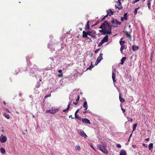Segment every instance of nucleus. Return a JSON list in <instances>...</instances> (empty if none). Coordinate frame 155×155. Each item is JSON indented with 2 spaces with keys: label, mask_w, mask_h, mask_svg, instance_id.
Here are the masks:
<instances>
[{
  "label": "nucleus",
  "mask_w": 155,
  "mask_h": 155,
  "mask_svg": "<svg viewBox=\"0 0 155 155\" xmlns=\"http://www.w3.org/2000/svg\"><path fill=\"white\" fill-rule=\"evenodd\" d=\"M101 29L99 31L102 33V35L105 34L111 35L112 34V27L110 25V23L107 20H105L102 23L99 28Z\"/></svg>",
  "instance_id": "1"
},
{
  "label": "nucleus",
  "mask_w": 155,
  "mask_h": 155,
  "mask_svg": "<svg viewBox=\"0 0 155 155\" xmlns=\"http://www.w3.org/2000/svg\"><path fill=\"white\" fill-rule=\"evenodd\" d=\"M37 70L39 71H41V69L38 68L37 66L35 64H34L33 68H30V75L32 77H35L36 78L37 77V74H36L35 72Z\"/></svg>",
  "instance_id": "2"
},
{
  "label": "nucleus",
  "mask_w": 155,
  "mask_h": 155,
  "mask_svg": "<svg viewBox=\"0 0 155 155\" xmlns=\"http://www.w3.org/2000/svg\"><path fill=\"white\" fill-rule=\"evenodd\" d=\"M78 132L81 137H84L85 139H87V137H88L87 134L85 133L84 131L82 130H78Z\"/></svg>",
  "instance_id": "3"
},
{
  "label": "nucleus",
  "mask_w": 155,
  "mask_h": 155,
  "mask_svg": "<svg viewBox=\"0 0 155 155\" xmlns=\"http://www.w3.org/2000/svg\"><path fill=\"white\" fill-rule=\"evenodd\" d=\"M117 5H115V8H118L119 10H120L122 8V6H121L122 4L120 0H118V1L117 2Z\"/></svg>",
  "instance_id": "4"
},
{
  "label": "nucleus",
  "mask_w": 155,
  "mask_h": 155,
  "mask_svg": "<svg viewBox=\"0 0 155 155\" xmlns=\"http://www.w3.org/2000/svg\"><path fill=\"white\" fill-rule=\"evenodd\" d=\"M58 109H50L49 110H47L46 111V113H48L49 112L51 114H54L58 112Z\"/></svg>",
  "instance_id": "5"
},
{
  "label": "nucleus",
  "mask_w": 155,
  "mask_h": 155,
  "mask_svg": "<svg viewBox=\"0 0 155 155\" xmlns=\"http://www.w3.org/2000/svg\"><path fill=\"white\" fill-rule=\"evenodd\" d=\"M7 140V138L6 136H4L2 137H0V141L2 143L5 142Z\"/></svg>",
  "instance_id": "6"
},
{
  "label": "nucleus",
  "mask_w": 155,
  "mask_h": 155,
  "mask_svg": "<svg viewBox=\"0 0 155 155\" xmlns=\"http://www.w3.org/2000/svg\"><path fill=\"white\" fill-rule=\"evenodd\" d=\"M82 121L83 123L85 124H91L90 120L86 118H82Z\"/></svg>",
  "instance_id": "7"
},
{
  "label": "nucleus",
  "mask_w": 155,
  "mask_h": 155,
  "mask_svg": "<svg viewBox=\"0 0 155 155\" xmlns=\"http://www.w3.org/2000/svg\"><path fill=\"white\" fill-rule=\"evenodd\" d=\"M108 35H106L101 40V41L104 43L105 42H107L108 40Z\"/></svg>",
  "instance_id": "8"
},
{
  "label": "nucleus",
  "mask_w": 155,
  "mask_h": 155,
  "mask_svg": "<svg viewBox=\"0 0 155 155\" xmlns=\"http://www.w3.org/2000/svg\"><path fill=\"white\" fill-rule=\"evenodd\" d=\"M115 22H117V25H120L121 24V22H119L117 21V20L116 19H115L114 18H113L111 21V22L112 24H114Z\"/></svg>",
  "instance_id": "9"
},
{
  "label": "nucleus",
  "mask_w": 155,
  "mask_h": 155,
  "mask_svg": "<svg viewBox=\"0 0 155 155\" xmlns=\"http://www.w3.org/2000/svg\"><path fill=\"white\" fill-rule=\"evenodd\" d=\"M103 55V54L102 53H100L99 56L98 57L97 60L98 61L100 62L101 60H102L103 58H102V56Z\"/></svg>",
  "instance_id": "10"
},
{
  "label": "nucleus",
  "mask_w": 155,
  "mask_h": 155,
  "mask_svg": "<svg viewBox=\"0 0 155 155\" xmlns=\"http://www.w3.org/2000/svg\"><path fill=\"white\" fill-rule=\"evenodd\" d=\"M115 73L113 71L112 72V78L113 80V81L114 83H115L116 82V81L115 79Z\"/></svg>",
  "instance_id": "11"
},
{
  "label": "nucleus",
  "mask_w": 155,
  "mask_h": 155,
  "mask_svg": "<svg viewBox=\"0 0 155 155\" xmlns=\"http://www.w3.org/2000/svg\"><path fill=\"white\" fill-rule=\"evenodd\" d=\"M89 21H87V23L86 25L85 28V30L86 31H87L90 29V25L89 24Z\"/></svg>",
  "instance_id": "12"
},
{
  "label": "nucleus",
  "mask_w": 155,
  "mask_h": 155,
  "mask_svg": "<svg viewBox=\"0 0 155 155\" xmlns=\"http://www.w3.org/2000/svg\"><path fill=\"white\" fill-rule=\"evenodd\" d=\"M119 98L120 101L121 103H123L124 102V100L123 98L121 97V93H119Z\"/></svg>",
  "instance_id": "13"
},
{
  "label": "nucleus",
  "mask_w": 155,
  "mask_h": 155,
  "mask_svg": "<svg viewBox=\"0 0 155 155\" xmlns=\"http://www.w3.org/2000/svg\"><path fill=\"white\" fill-rule=\"evenodd\" d=\"M126 152L124 150H121L120 152V155H126Z\"/></svg>",
  "instance_id": "14"
},
{
  "label": "nucleus",
  "mask_w": 155,
  "mask_h": 155,
  "mask_svg": "<svg viewBox=\"0 0 155 155\" xmlns=\"http://www.w3.org/2000/svg\"><path fill=\"white\" fill-rule=\"evenodd\" d=\"M101 151L106 155H107L108 153V151L106 149H105L104 147L103 149V150H101Z\"/></svg>",
  "instance_id": "15"
},
{
  "label": "nucleus",
  "mask_w": 155,
  "mask_h": 155,
  "mask_svg": "<svg viewBox=\"0 0 155 155\" xmlns=\"http://www.w3.org/2000/svg\"><path fill=\"white\" fill-rule=\"evenodd\" d=\"M87 35H88L87 32H85V31H84L83 32V37L89 38V37L87 36Z\"/></svg>",
  "instance_id": "16"
},
{
  "label": "nucleus",
  "mask_w": 155,
  "mask_h": 155,
  "mask_svg": "<svg viewBox=\"0 0 155 155\" xmlns=\"http://www.w3.org/2000/svg\"><path fill=\"white\" fill-rule=\"evenodd\" d=\"M83 106L84 108H85L84 109L85 110H86L88 108V106L87 101H85L84 102Z\"/></svg>",
  "instance_id": "17"
},
{
  "label": "nucleus",
  "mask_w": 155,
  "mask_h": 155,
  "mask_svg": "<svg viewBox=\"0 0 155 155\" xmlns=\"http://www.w3.org/2000/svg\"><path fill=\"white\" fill-rule=\"evenodd\" d=\"M132 50L133 51H136L139 49V46H135L133 45L132 47Z\"/></svg>",
  "instance_id": "18"
},
{
  "label": "nucleus",
  "mask_w": 155,
  "mask_h": 155,
  "mask_svg": "<svg viewBox=\"0 0 155 155\" xmlns=\"http://www.w3.org/2000/svg\"><path fill=\"white\" fill-rule=\"evenodd\" d=\"M152 0H148L147 5L148 7V8L149 9H151V1Z\"/></svg>",
  "instance_id": "19"
},
{
  "label": "nucleus",
  "mask_w": 155,
  "mask_h": 155,
  "mask_svg": "<svg viewBox=\"0 0 155 155\" xmlns=\"http://www.w3.org/2000/svg\"><path fill=\"white\" fill-rule=\"evenodd\" d=\"M97 147L101 150H103V149L104 148V146L101 144H98L97 145Z\"/></svg>",
  "instance_id": "20"
},
{
  "label": "nucleus",
  "mask_w": 155,
  "mask_h": 155,
  "mask_svg": "<svg viewBox=\"0 0 155 155\" xmlns=\"http://www.w3.org/2000/svg\"><path fill=\"white\" fill-rule=\"evenodd\" d=\"M124 32L125 33L126 35H127V36L128 37L129 39H131V36L130 34H129L128 32L127 31H124Z\"/></svg>",
  "instance_id": "21"
},
{
  "label": "nucleus",
  "mask_w": 155,
  "mask_h": 155,
  "mask_svg": "<svg viewBox=\"0 0 155 155\" xmlns=\"http://www.w3.org/2000/svg\"><path fill=\"white\" fill-rule=\"evenodd\" d=\"M123 39V38H122L120 39V44L121 46H123V45L125 43L124 41H122Z\"/></svg>",
  "instance_id": "22"
},
{
  "label": "nucleus",
  "mask_w": 155,
  "mask_h": 155,
  "mask_svg": "<svg viewBox=\"0 0 155 155\" xmlns=\"http://www.w3.org/2000/svg\"><path fill=\"white\" fill-rule=\"evenodd\" d=\"M127 48V46L125 47L124 45L121 46L120 48V51L122 54H123V50L124 49H126Z\"/></svg>",
  "instance_id": "23"
},
{
  "label": "nucleus",
  "mask_w": 155,
  "mask_h": 155,
  "mask_svg": "<svg viewBox=\"0 0 155 155\" xmlns=\"http://www.w3.org/2000/svg\"><path fill=\"white\" fill-rule=\"evenodd\" d=\"M153 147V144L152 143H150L148 146V148L150 150L152 149Z\"/></svg>",
  "instance_id": "24"
},
{
  "label": "nucleus",
  "mask_w": 155,
  "mask_h": 155,
  "mask_svg": "<svg viewBox=\"0 0 155 155\" xmlns=\"http://www.w3.org/2000/svg\"><path fill=\"white\" fill-rule=\"evenodd\" d=\"M3 115L7 119H10V116L8 114H7L6 113H4L3 114Z\"/></svg>",
  "instance_id": "25"
},
{
  "label": "nucleus",
  "mask_w": 155,
  "mask_h": 155,
  "mask_svg": "<svg viewBox=\"0 0 155 155\" xmlns=\"http://www.w3.org/2000/svg\"><path fill=\"white\" fill-rule=\"evenodd\" d=\"M126 59V58L125 57H123L121 59L120 64L121 65H123L124 63V61L125 60V59Z\"/></svg>",
  "instance_id": "26"
},
{
  "label": "nucleus",
  "mask_w": 155,
  "mask_h": 155,
  "mask_svg": "<svg viewBox=\"0 0 155 155\" xmlns=\"http://www.w3.org/2000/svg\"><path fill=\"white\" fill-rule=\"evenodd\" d=\"M0 151L1 153L2 154H4L5 152V150L3 148L1 147L0 149Z\"/></svg>",
  "instance_id": "27"
},
{
  "label": "nucleus",
  "mask_w": 155,
  "mask_h": 155,
  "mask_svg": "<svg viewBox=\"0 0 155 155\" xmlns=\"http://www.w3.org/2000/svg\"><path fill=\"white\" fill-rule=\"evenodd\" d=\"M53 45L51 41H50L48 44V47L49 48H51V47Z\"/></svg>",
  "instance_id": "28"
},
{
  "label": "nucleus",
  "mask_w": 155,
  "mask_h": 155,
  "mask_svg": "<svg viewBox=\"0 0 155 155\" xmlns=\"http://www.w3.org/2000/svg\"><path fill=\"white\" fill-rule=\"evenodd\" d=\"M75 149L77 150L80 151L81 148L79 145H76L75 147Z\"/></svg>",
  "instance_id": "29"
},
{
  "label": "nucleus",
  "mask_w": 155,
  "mask_h": 155,
  "mask_svg": "<svg viewBox=\"0 0 155 155\" xmlns=\"http://www.w3.org/2000/svg\"><path fill=\"white\" fill-rule=\"evenodd\" d=\"M124 19L126 21L127 19V13H125L124 15V17H123Z\"/></svg>",
  "instance_id": "30"
},
{
  "label": "nucleus",
  "mask_w": 155,
  "mask_h": 155,
  "mask_svg": "<svg viewBox=\"0 0 155 155\" xmlns=\"http://www.w3.org/2000/svg\"><path fill=\"white\" fill-rule=\"evenodd\" d=\"M109 12H110V15H109L110 16L111 15H113V14L114 13V12H113L111 9H109L108 10H107Z\"/></svg>",
  "instance_id": "31"
},
{
  "label": "nucleus",
  "mask_w": 155,
  "mask_h": 155,
  "mask_svg": "<svg viewBox=\"0 0 155 155\" xmlns=\"http://www.w3.org/2000/svg\"><path fill=\"white\" fill-rule=\"evenodd\" d=\"M137 127V124H134L133 125V132L135 130Z\"/></svg>",
  "instance_id": "32"
},
{
  "label": "nucleus",
  "mask_w": 155,
  "mask_h": 155,
  "mask_svg": "<svg viewBox=\"0 0 155 155\" xmlns=\"http://www.w3.org/2000/svg\"><path fill=\"white\" fill-rule=\"evenodd\" d=\"M41 86L40 84L39 83V82H37V84L35 85V87L37 88H38Z\"/></svg>",
  "instance_id": "33"
},
{
  "label": "nucleus",
  "mask_w": 155,
  "mask_h": 155,
  "mask_svg": "<svg viewBox=\"0 0 155 155\" xmlns=\"http://www.w3.org/2000/svg\"><path fill=\"white\" fill-rule=\"evenodd\" d=\"M140 8L139 7H138V8H135L134 10V13L135 15H136L137 14V10Z\"/></svg>",
  "instance_id": "34"
},
{
  "label": "nucleus",
  "mask_w": 155,
  "mask_h": 155,
  "mask_svg": "<svg viewBox=\"0 0 155 155\" xmlns=\"http://www.w3.org/2000/svg\"><path fill=\"white\" fill-rule=\"evenodd\" d=\"M106 12H107V14L106 15H105L104 16L105 17L107 18V17L108 15H110V12H109L108 10H107Z\"/></svg>",
  "instance_id": "35"
},
{
  "label": "nucleus",
  "mask_w": 155,
  "mask_h": 155,
  "mask_svg": "<svg viewBox=\"0 0 155 155\" xmlns=\"http://www.w3.org/2000/svg\"><path fill=\"white\" fill-rule=\"evenodd\" d=\"M87 112H89V113H90V114L91 113V112L89 110H87L86 111H84L83 113L85 114Z\"/></svg>",
  "instance_id": "36"
},
{
  "label": "nucleus",
  "mask_w": 155,
  "mask_h": 155,
  "mask_svg": "<svg viewBox=\"0 0 155 155\" xmlns=\"http://www.w3.org/2000/svg\"><path fill=\"white\" fill-rule=\"evenodd\" d=\"M104 44V43L102 42V41H101L98 44V46L100 47L101 46L102 44Z\"/></svg>",
  "instance_id": "37"
},
{
  "label": "nucleus",
  "mask_w": 155,
  "mask_h": 155,
  "mask_svg": "<svg viewBox=\"0 0 155 155\" xmlns=\"http://www.w3.org/2000/svg\"><path fill=\"white\" fill-rule=\"evenodd\" d=\"M56 57L55 56L53 57L50 58V59L52 61H54L56 60Z\"/></svg>",
  "instance_id": "38"
},
{
  "label": "nucleus",
  "mask_w": 155,
  "mask_h": 155,
  "mask_svg": "<svg viewBox=\"0 0 155 155\" xmlns=\"http://www.w3.org/2000/svg\"><path fill=\"white\" fill-rule=\"evenodd\" d=\"M87 32L88 35H89V36H91V35L92 34L91 31H87Z\"/></svg>",
  "instance_id": "39"
},
{
  "label": "nucleus",
  "mask_w": 155,
  "mask_h": 155,
  "mask_svg": "<svg viewBox=\"0 0 155 155\" xmlns=\"http://www.w3.org/2000/svg\"><path fill=\"white\" fill-rule=\"evenodd\" d=\"M70 104H71L70 102H69L68 104V106H67V108L68 110L69 109V108L70 107Z\"/></svg>",
  "instance_id": "40"
},
{
  "label": "nucleus",
  "mask_w": 155,
  "mask_h": 155,
  "mask_svg": "<svg viewBox=\"0 0 155 155\" xmlns=\"http://www.w3.org/2000/svg\"><path fill=\"white\" fill-rule=\"evenodd\" d=\"M94 66H93L92 65H90L89 67L87 69V70H90Z\"/></svg>",
  "instance_id": "41"
},
{
  "label": "nucleus",
  "mask_w": 155,
  "mask_h": 155,
  "mask_svg": "<svg viewBox=\"0 0 155 155\" xmlns=\"http://www.w3.org/2000/svg\"><path fill=\"white\" fill-rule=\"evenodd\" d=\"M100 22V21H97L94 24L93 26H96Z\"/></svg>",
  "instance_id": "42"
},
{
  "label": "nucleus",
  "mask_w": 155,
  "mask_h": 155,
  "mask_svg": "<svg viewBox=\"0 0 155 155\" xmlns=\"http://www.w3.org/2000/svg\"><path fill=\"white\" fill-rule=\"evenodd\" d=\"M91 32H92V35H96V33L95 31H92Z\"/></svg>",
  "instance_id": "43"
},
{
  "label": "nucleus",
  "mask_w": 155,
  "mask_h": 155,
  "mask_svg": "<svg viewBox=\"0 0 155 155\" xmlns=\"http://www.w3.org/2000/svg\"><path fill=\"white\" fill-rule=\"evenodd\" d=\"M91 36L94 39H95L96 38V36L95 35H91Z\"/></svg>",
  "instance_id": "44"
},
{
  "label": "nucleus",
  "mask_w": 155,
  "mask_h": 155,
  "mask_svg": "<svg viewBox=\"0 0 155 155\" xmlns=\"http://www.w3.org/2000/svg\"><path fill=\"white\" fill-rule=\"evenodd\" d=\"M79 116H78V115H77V114H75V119H77Z\"/></svg>",
  "instance_id": "45"
},
{
  "label": "nucleus",
  "mask_w": 155,
  "mask_h": 155,
  "mask_svg": "<svg viewBox=\"0 0 155 155\" xmlns=\"http://www.w3.org/2000/svg\"><path fill=\"white\" fill-rule=\"evenodd\" d=\"M100 50V48H98L96 49V50L94 52L95 54H97L98 52Z\"/></svg>",
  "instance_id": "46"
},
{
  "label": "nucleus",
  "mask_w": 155,
  "mask_h": 155,
  "mask_svg": "<svg viewBox=\"0 0 155 155\" xmlns=\"http://www.w3.org/2000/svg\"><path fill=\"white\" fill-rule=\"evenodd\" d=\"M117 147L119 148H120L121 147V145L119 144H117Z\"/></svg>",
  "instance_id": "47"
},
{
  "label": "nucleus",
  "mask_w": 155,
  "mask_h": 155,
  "mask_svg": "<svg viewBox=\"0 0 155 155\" xmlns=\"http://www.w3.org/2000/svg\"><path fill=\"white\" fill-rule=\"evenodd\" d=\"M100 62L96 60V62L95 63V65H97Z\"/></svg>",
  "instance_id": "48"
},
{
  "label": "nucleus",
  "mask_w": 155,
  "mask_h": 155,
  "mask_svg": "<svg viewBox=\"0 0 155 155\" xmlns=\"http://www.w3.org/2000/svg\"><path fill=\"white\" fill-rule=\"evenodd\" d=\"M20 71V70H19V69H18L17 70H16L15 71V73L16 74H17L18 72H19V71Z\"/></svg>",
  "instance_id": "49"
},
{
  "label": "nucleus",
  "mask_w": 155,
  "mask_h": 155,
  "mask_svg": "<svg viewBox=\"0 0 155 155\" xmlns=\"http://www.w3.org/2000/svg\"><path fill=\"white\" fill-rule=\"evenodd\" d=\"M127 119L128 121H130L131 122L132 121H133V120L132 118L127 117Z\"/></svg>",
  "instance_id": "50"
},
{
  "label": "nucleus",
  "mask_w": 155,
  "mask_h": 155,
  "mask_svg": "<svg viewBox=\"0 0 155 155\" xmlns=\"http://www.w3.org/2000/svg\"><path fill=\"white\" fill-rule=\"evenodd\" d=\"M138 2V0H135L134 1H132V3L134 4L136 2Z\"/></svg>",
  "instance_id": "51"
},
{
  "label": "nucleus",
  "mask_w": 155,
  "mask_h": 155,
  "mask_svg": "<svg viewBox=\"0 0 155 155\" xmlns=\"http://www.w3.org/2000/svg\"><path fill=\"white\" fill-rule=\"evenodd\" d=\"M143 146L144 147L146 148H147V145L146 144L144 143H143L142 144Z\"/></svg>",
  "instance_id": "52"
},
{
  "label": "nucleus",
  "mask_w": 155,
  "mask_h": 155,
  "mask_svg": "<svg viewBox=\"0 0 155 155\" xmlns=\"http://www.w3.org/2000/svg\"><path fill=\"white\" fill-rule=\"evenodd\" d=\"M5 111L9 113H11V112L9 111V110L8 109H6L5 110Z\"/></svg>",
  "instance_id": "53"
},
{
  "label": "nucleus",
  "mask_w": 155,
  "mask_h": 155,
  "mask_svg": "<svg viewBox=\"0 0 155 155\" xmlns=\"http://www.w3.org/2000/svg\"><path fill=\"white\" fill-rule=\"evenodd\" d=\"M90 146L91 147V148H92L94 150H95L94 147H93V146L91 144H90Z\"/></svg>",
  "instance_id": "54"
},
{
  "label": "nucleus",
  "mask_w": 155,
  "mask_h": 155,
  "mask_svg": "<svg viewBox=\"0 0 155 155\" xmlns=\"http://www.w3.org/2000/svg\"><path fill=\"white\" fill-rule=\"evenodd\" d=\"M136 145L135 144H133L132 146V147L133 148H136Z\"/></svg>",
  "instance_id": "55"
},
{
  "label": "nucleus",
  "mask_w": 155,
  "mask_h": 155,
  "mask_svg": "<svg viewBox=\"0 0 155 155\" xmlns=\"http://www.w3.org/2000/svg\"><path fill=\"white\" fill-rule=\"evenodd\" d=\"M82 118L81 117L79 116V117L77 119H78L79 120L81 121V120H82Z\"/></svg>",
  "instance_id": "56"
},
{
  "label": "nucleus",
  "mask_w": 155,
  "mask_h": 155,
  "mask_svg": "<svg viewBox=\"0 0 155 155\" xmlns=\"http://www.w3.org/2000/svg\"><path fill=\"white\" fill-rule=\"evenodd\" d=\"M79 109H77L76 110V112H75V114H77V113H78L79 112Z\"/></svg>",
  "instance_id": "57"
},
{
  "label": "nucleus",
  "mask_w": 155,
  "mask_h": 155,
  "mask_svg": "<svg viewBox=\"0 0 155 155\" xmlns=\"http://www.w3.org/2000/svg\"><path fill=\"white\" fill-rule=\"evenodd\" d=\"M51 96V94H49L48 95L46 96L45 97V98H47V97H50Z\"/></svg>",
  "instance_id": "58"
},
{
  "label": "nucleus",
  "mask_w": 155,
  "mask_h": 155,
  "mask_svg": "<svg viewBox=\"0 0 155 155\" xmlns=\"http://www.w3.org/2000/svg\"><path fill=\"white\" fill-rule=\"evenodd\" d=\"M26 59L27 61V63H28V66L29 65V63H28V57H26Z\"/></svg>",
  "instance_id": "59"
},
{
  "label": "nucleus",
  "mask_w": 155,
  "mask_h": 155,
  "mask_svg": "<svg viewBox=\"0 0 155 155\" xmlns=\"http://www.w3.org/2000/svg\"><path fill=\"white\" fill-rule=\"evenodd\" d=\"M68 110L66 108V109H64L63 110V112H66V111H67V110Z\"/></svg>",
  "instance_id": "60"
},
{
  "label": "nucleus",
  "mask_w": 155,
  "mask_h": 155,
  "mask_svg": "<svg viewBox=\"0 0 155 155\" xmlns=\"http://www.w3.org/2000/svg\"><path fill=\"white\" fill-rule=\"evenodd\" d=\"M50 69V68L49 67H46L45 68V70H49Z\"/></svg>",
  "instance_id": "61"
},
{
  "label": "nucleus",
  "mask_w": 155,
  "mask_h": 155,
  "mask_svg": "<svg viewBox=\"0 0 155 155\" xmlns=\"http://www.w3.org/2000/svg\"><path fill=\"white\" fill-rule=\"evenodd\" d=\"M121 110H122V111H123V113H124V112H125V109H123V108H121Z\"/></svg>",
  "instance_id": "62"
},
{
  "label": "nucleus",
  "mask_w": 155,
  "mask_h": 155,
  "mask_svg": "<svg viewBox=\"0 0 155 155\" xmlns=\"http://www.w3.org/2000/svg\"><path fill=\"white\" fill-rule=\"evenodd\" d=\"M124 18L123 17H121V21H124Z\"/></svg>",
  "instance_id": "63"
},
{
  "label": "nucleus",
  "mask_w": 155,
  "mask_h": 155,
  "mask_svg": "<svg viewBox=\"0 0 155 155\" xmlns=\"http://www.w3.org/2000/svg\"><path fill=\"white\" fill-rule=\"evenodd\" d=\"M106 17H105V16H104L101 19V21H102L104 20L105 19Z\"/></svg>",
  "instance_id": "64"
}]
</instances>
